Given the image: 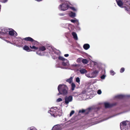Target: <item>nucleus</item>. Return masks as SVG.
<instances>
[{"mask_svg": "<svg viewBox=\"0 0 130 130\" xmlns=\"http://www.w3.org/2000/svg\"><path fill=\"white\" fill-rule=\"evenodd\" d=\"M23 39L25 41L30 42H27L26 44H27L31 49H34L35 50H37L38 49V47H36L34 45H37L39 43L38 42L34 40L32 38L30 37H27L23 38Z\"/></svg>", "mask_w": 130, "mask_h": 130, "instance_id": "f257e3e1", "label": "nucleus"}, {"mask_svg": "<svg viewBox=\"0 0 130 130\" xmlns=\"http://www.w3.org/2000/svg\"><path fill=\"white\" fill-rule=\"evenodd\" d=\"M58 90H60L61 94L63 95H66L68 93V87L65 85H59L58 88Z\"/></svg>", "mask_w": 130, "mask_h": 130, "instance_id": "f03ea898", "label": "nucleus"}, {"mask_svg": "<svg viewBox=\"0 0 130 130\" xmlns=\"http://www.w3.org/2000/svg\"><path fill=\"white\" fill-rule=\"evenodd\" d=\"M50 113L54 117L57 116L58 115L57 113L58 112V109L57 108L56 109L53 108L51 109L50 110Z\"/></svg>", "mask_w": 130, "mask_h": 130, "instance_id": "7ed1b4c3", "label": "nucleus"}, {"mask_svg": "<svg viewBox=\"0 0 130 130\" xmlns=\"http://www.w3.org/2000/svg\"><path fill=\"white\" fill-rule=\"evenodd\" d=\"M64 102L65 103L68 105L69 102H71L73 100V97L71 95L69 96H66L64 98Z\"/></svg>", "mask_w": 130, "mask_h": 130, "instance_id": "20e7f679", "label": "nucleus"}, {"mask_svg": "<svg viewBox=\"0 0 130 130\" xmlns=\"http://www.w3.org/2000/svg\"><path fill=\"white\" fill-rule=\"evenodd\" d=\"M61 10L65 11L67 10L69 7V6L67 4H62L59 6Z\"/></svg>", "mask_w": 130, "mask_h": 130, "instance_id": "39448f33", "label": "nucleus"}, {"mask_svg": "<svg viewBox=\"0 0 130 130\" xmlns=\"http://www.w3.org/2000/svg\"><path fill=\"white\" fill-rule=\"evenodd\" d=\"M90 110L91 108H89L86 110L82 109L81 110H79V113H84L85 115H87L89 113Z\"/></svg>", "mask_w": 130, "mask_h": 130, "instance_id": "423d86ee", "label": "nucleus"}, {"mask_svg": "<svg viewBox=\"0 0 130 130\" xmlns=\"http://www.w3.org/2000/svg\"><path fill=\"white\" fill-rule=\"evenodd\" d=\"M15 32V36H16L17 35V34L13 29L12 30H10L9 31V34L10 36H13L14 35Z\"/></svg>", "mask_w": 130, "mask_h": 130, "instance_id": "0eeeda50", "label": "nucleus"}, {"mask_svg": "<svg viewBox=\"0 0 130 130\" xmlns=\"http://www.w3.org/2000/svg\"><path fill=\"white\" fill-rule=\"evenodd\" d=\"M116 105V103L113 104H110L108 103H104L105 107L106 108L110 107Z\"/></svg>", "mask_w": 130, "mask_h": 130, "instance_id": "6e6552de", "label": "nucleus"}, {"mask_svg": "<svg viewBox=\"0 0 130 130\" xmlns=\"http://www.w3.org/2000/svg\"><path fill=\"white\" fill-rule=\"evenodd\" d=\"M99 73V72L97 70H95L92 73H91L92 78L95 77Z\"/></svg>", "mask_w": 130, "mask_h": 130, "instance_id": "1a4fd4ad", "label": "nucleus"}, {"mask_svg": "<svg viewBox=\"0 0 130 130\" xmlns=\"http://www.w3.org/2000/svg\"><path fill=\"white\" fill-rule=\"evenodd\" d=\"M24 50L26 51L27 52H30L32 51V50L30 49L29 47L27 45H25L23 48Z\"/></svg>", "mask_w": 130, "mask_h": 130, "instance_id": "9d476101", "label": "nucleus"}, {"mask_svg": "<svg viewBox=\"0 0 130 130\" xmlns=\"http://www.w3.org/2000/svg\"><path fill=\"white\" fill-rule=\"evenodd\" d=\"M53 130H61L60 126L58 125H55L52 128Z\"/></svg>", "mask_w": 130, "mask_h": 130, "instance_id": "9b49d317", "label": "nucleus"}, {"mask_svg": "<svg viewBox=\"0 0 130 130\" xmlns=\"http://www.w3.org/2000/svg\"><path fill=\"white\" fill-rule=\"evenodd\" d=\"M118 5L120 7H123L122 6L123 5V3L121 0L117 1L116 0Z\"/></svg>", "mask_w": 130, "mask_h": 130, "instance_id": "f8f14e48", "label": "nucleus"}, {"mask_svg": "<svg viewBox=\"0 0 130 130\" xmlns=\"http://www.w3.org/2000/svg\"><path fill=\"white\" fill-rule=\"evenodd\" d=\"M90 45L88 44H85L83 46V48L85 50L88 49L90 47Z\"/></svg>", "mask_w": 130, "mask_h": 130, "instance_id": "ddd939ff", "label": "nucleus"}, {"mask_svg": "<svg viewBox=\"0 0 130 130\" xmlns=\"http://www.w3.org/2000/svg\"><path fill=\"white\" fill-rule=\"evenodd\" d=\"M125 97V96L122 95H118L115 96V98H116L119 99H122L123 98Z\"/></svg>", "mask_w": 130, "mask_h": 130, "instance_id": "4468645a", "label": "nucleus"}, {"mask_svg": "<svg viewBox=\"0 0 130 130\" xmlns=\"http://www.w3.org/2000/svg\"><path fill=\"white\" fill-rule=\"evenodd\" d=\"M72 35L73 37L76 40L77 39V37L76 33L75 32H73L72 33Z\"/></svg>", "mask_w": 130, "mask_h": 130, "instance_id": "2eb2a0df", "label": "nucleus"}, {"mask_svg": "<svg viewBox=\"0 0 130 130\" xmlns=\"http://www.w3.org/2000/svg\"><path fill=\"white\" fill-rule=\"evenodd\" d=\"M46 49L44 46H40L39 48V51H45Z\"/></svg>", "mask_w": 130, "mask_h": 130, "instance_id": "dca6fc26", "label": "nucleus"}, {"mask_svg": "<svg viewBox=\"0 0 130 130\" xmlns=\"http://www.w3.org/2000/svg\"><path fill=\"white\" fill-rule=\"evenodd\" d=\"M80 72L82 74L86 73H87V71L85 69H82L80 70Z\"/></svg>", "mask_w": 130, "mask_h": 130, "instance_id": "f3484780", "label": "nucleus"}, {"mask_svg": "<svg viewBox=\"0 0 130 130\" xmlns=\"http://www.w3.org/2000/svg\"><path fill=\"white\" fill-rule=\"evenodd\" d=\"M73 78V77L72 76H71L70 78L66 80L67 82H68L69 83L71 84L72 83V80Z\"/></svg>", "mask_w": 130, "mask_h": 130, "instance_id": "a211bd4d", "label": "nucleus"}, {"mask_svg": "<svg viewBox=\"0 0 130 130\" xmlns=\"http://www.w3.org/2000/svg\"><path fill=\"white\" fill-rule=\"evenodd\" d=\"M69 15L72 18L75 17L76 16L75 13L72 12L70 13L69 14Z\"/></svg>", "mask_w": 130, "mask_h": 130, "instance_id": "6ab92c4d", "label": "nucleus"}, {"mask_svg": "<svg viewBox=\"0 0 130 130\" xmlns=\"http://www.w3.org/2000/svg\"><path fill=\"white\" fill-rule=\"evenodd\" d=\"M58 59L59 60L64 61H66V62L68 61L67 59L64 58L63 57L61 56H59V57Z\"/></svg>", "mask_w": 130, "mask_h": 130, "instance_id": "aec40b11", "label": "nucleus"}, {"mask_svg": "<svg viewBox=\"0 0 130 130\" xmlns=\"http://www.w3.org/2000/svg\"><path fill=\"white\" fill-rule=\"evenodd\" d=\"M121 124H122V125L123 126H126L127 124L126 121H123L120 123V127L121 128Z\"/></svg>", "mask_w": 130, "mask_h": 130, "instance_id": "412c9836", "label": "nucleus"}, {"mask_svg": "<svg viewBox=\"0 0 130 130\" xmlns=\"http://www.w3.org/2000/svg\"><path fill=\"white\" fill-rule=\"evenodd\" d=\"M75 87L76 86L75 84L74 83H72L71 84V88L72 91H73L74 90Z\"/></svg>", "mask_w": 130, "mask_h": 130, "instance_id": "4be33fe9", "label": "nucleus"}, {"mask_svg": "<svg viewBox=\"0 0 130 130\" xmlns=\"http://www.w3.org/2000/svg\"><path fill=\"white\" fill-rule=\"evenodd\" d=\"M82 62L84 64H87L88 63V61L86 59H83L82 60Z\"/></svg>", "mask_w": 130, "mask_h": 130, "instance_id": "5701e85b", "label": "nucleus"}, {"mask_svg": "<svg viewBox=\"0 0 130 130\" xmlns=\"http://www.w3.org/2000/svg\"><path fill=\"white\" fill-rule=\"evenodd\" d=\"M3 31L2 32V33H3L4 34H6L8 32V30L7 29H5L2 30Z\"/></svg>", "mask_w": 130, "mask_h": 130, "instance_id": "b1692460", "label": "nucleus"}, {"mask_svg": "<svg viewBox=\"0 0 130 130\" xmlns=\"http://www.w3.org/2000/svg\"><path fill=\"white\" fill-rule=\"evenodd\" d=\"M67 62H66V61L64 62H63L62 63V65L63 66H66L67 65Z\"/></svg>", "mask_w": 130, "mask_h": 130, "instance_id": "393cba45", "label": "nucleus"}, {"mask_svg": "<svg viewBox=\"0 0 130 130\" xmlns=\"http://www.w3.org/2000/svg\"><path fill=\"white\" fill-rule=\"evenodd\" d=\"M86 75L87 76V77H88L90 78H92V76L91 73H90L89 74H87Z\"/></svg>", "mask_w": 130, "mask_h": 130, "instance_id": "a878e982", "label": "nucleus"}, {"mask_svg": "<svg viewBox=\"0 0 130 130\" xmlns=\"http://www.w3.org/2000/svg\"><path fill=\"white\" fill-rule=\"evenodd\" d=\"M125 70V69L124 68H122L120 70V72L121 73L123 72Z\"/></svg>", "mask_w": 130, "mask_h": 130, "instance_id": "bb28decb", "label": "nucleus"}, {"mask_svg": "<svg viewBox=\"0 0 130 130\" xmlns=\"http://www.w3.org/2000/svg\"><path fill=\"white\" fill-rule=\"evenodd\" d=\"M76 81L78 83H79L80 82V80L79 78V77H77L76 78Z\"/></svg>", "mask_w": 130, "mask_h": 130, "instance_id": "cd10ccee", "label": "nucleus"}, {"mask_svg": "<svg viewBox=\"0 0 130 130\" xmlns=\"http://www.w3.org/2000/svg\"><path fill=\"white\" fill-rule=\"evenodd\" d=\"M110 74L112 75H114L115 73L114 72V71L113 70H110Z\"/></svg>", "mask_w": 130, "mask_h": 130, "instance_id": "c85d7f7f", "label": "nucleus"}, {"mask_svg": "<svg viewBox=\"0 0 130 130\" xmlns=\"http://www.w3.org/2000/svg\"><path fill=\"white\" fill-rule=\"evenodd\" d=\"M74 113V111L73 110H72L70 112V116H71L73 115Z\"/></svg>", "mask_w": 130, "mask_h": 130, "instance_id": "c756f323", "label": "nucleus"}, {"mask_svg": "<svg viewBox=\"0 0 130 130\" xmlns=\"http://www.w3.org/2000/svg\"><path fill=\"white\" fill-rule=\"evenodd\" d=\"M62 101V99L61 98H58L57 100V101L58 102Z\"/></svg>", "mask_w": 130, "mask_h": 130, "instance_id": "7c9ffc66", "label": "nucleus"}, {"mask_svg": "<svg viewBox=\"0 0 130 130\" xmlns=\"http://www.w3.org/2000/svg\"><path fill=\"white\" fill-rule=\"evenodd\" d=\"M106 77V75H103L101 77V79H104Z\"/></svg>", "mask_w": 130, "mask_h": 130, "instance_id": "2f4dec72", "label": "nucleus"}, {"mask_svg": "<svg viewBox=\"0 0 130 130\" xmlns=\"http://www.w3.org/2000/svg\"><path fill=\"white\" fill-rule=\"evenodd\" d=\"M102 92L101 90H99L98 91L97 93L99 94H100Z\"/></svg>", "mask_w": 130, "mask_h": 130, "instance_id": "473e14b6", "label": "nucleus"}, {"mask_svg": "<svg viewBox=\"0 0 130 130\" xmlns=\"http://www.w3.org/2000/svg\"><path fill=\"white\" fill-rule=\"evenodd\" d=\"M81 60V59L80 58H78L77 60V62H80V61Z\"/></svg>", "mask_w": 130, "mask_h": 130, "instance_id": "72a5a7b5", "label": "nucleus"}, {"mask_svg": "<svg viewBox=\"0 0 130 130\" xmlns=\"http://www.w3.org/2000/svg\"><path fill=\"white\" fill-rule=\"evenodd\" d=\"M71 9L74 11H76V9L74 7H72L71 8Z\"/></svg>", "mask_w": 130, "mask_h": 130, "instance_id": "f704fd0d", "label": "nucleus"}, {"mask_svg": "<svg viewBox=\"0 0 130 130\" xmlns=\"http://www.w3.org/2000/svg\"><path fill=\"white\" fill-rule=\"evenodd\" d=\"M124 8H125V10H126L127 11H128L129 10V9H128V7H124Z\"/></svg>", "mask_w": 130, "mask_h": 130, "instance_id": "c9c22d12", "label": "nucleus"}, {"mask_svg": "<svg viewBox=\"0 0 130 130\" xmlns=\"http://www.w3.org/2000/svg\"><path fill=\"white\" fill-rule=\"evenodd\" d=\"M71 21L72 23H74L76 22V20H71Z\"/></svg>", "mask_w": 130, "mask_h": 130, "instance_id": "e433bc0d", "label": "nucleus"}, {"mask_svg": "<svg viewBox=\"0 0 130 130\" xmlns=\"http://www.w3.org/2000/svg\"><path fill=\"white\" fill-rule=\"evenodd\" d=\"M58 91L59 92V93H58V94H57V95H59L60 94H61V93L60 92V90H58Z\"/></svg>", "mask_w": 130, "mask_h": 130, "instance_id": "4c0bfd02", "label": "nucleus"}, {"mask_svg": "<svg viewBox=\"0 0 130 130\" xmlns=\"http://www.w3.org/2000/svg\"><path fill=\"white\" fill-rule=\"evenodd\" d=\"M7 0H2L3 2L4 3H5L7 1Z\"/></svg>", "mask_w": 130, "mask_h": 130, "instance_id": "58836bf2", "label": "nucleus"}, {"mask_svg": "<svg viewBox=\"0 0 130 130\" xmlns=\"http://www.w3.org/2000/svg\"><path fill=\"white\" fill-rule=\"evenodd\" d=\"M64 56L65 57H68L69 56V55L68 54H65Z\"/></svg>", "mask_w": 130, "mask_h": 130, "instance_id": "ea45409f", "label": "nucleus"}, {"mask_svg": "<svg viewBox=\"0 0 130 130\" xmlns=\"http://www.w3.org/2000/svg\"><path fill=\"white\" fill-rule=\"evenodd\" d=\"M59 15H60V16H62L64 15V14H63V13H60L59 14Z\"/></svg>", "mask_w": 130, "mask_h": 130, "instance_id": "a19ab883", "label": "nucleus"}, {"mask_svg": "<svg viewBox=\"0 0 130 130\" xmlns=\"http://www.w3.org/2000/svg\"><path fill=\"white\" fill-rule=\"evenodd\" d=\"M29 130H36V129L34 128H32V129H30Z\"/></svg>", "mask_w": 130, "mask_h": 130, "instance_id": "79ce46f5", "label": "nucleus"}, {"mask_svg": "<svg viewBox=\"0 0 130 130\" xmlns=\"http://www.w3.org/2000/svg\"><path fill=\"white\" fill-rule=\"evenodd\" d=\"M35 1H38V2H40L41 1H42V0H35Z\"/></svg>", "mask_w": 130, "mask_h": 130, "instance_id": "37998d69", "label": "nucleus"}, {"mask_svg": "<svg viewBox=\"0 0 130 130\" xmlns=\"http://www.w3.org/2000/svg\"><path fill=\"white\" fill-rule=\"evenodd\" d=\"M6 41L8 43V42H9V41H7V40H6Z\"/></svg>", "mask_w": 130, "mask_h": 130, "instance_id": "c03bdc74", "label": "nucleus"}, {"mask_svg": "<svg viewBox=\"0 0 130 130\" xmlns=\"http://www.w3.org/2000/svg\"><path fill=\"white\" fill-rule=\"evenodd\" d=\"M2 32H1L0 31V34H1Z\"/></svg>", "mask_w": 130, "mask_h": 130, "instance_id": "a18cd8bd", "label": "nucleus"}]
</instances>
